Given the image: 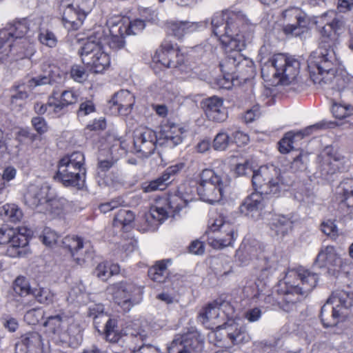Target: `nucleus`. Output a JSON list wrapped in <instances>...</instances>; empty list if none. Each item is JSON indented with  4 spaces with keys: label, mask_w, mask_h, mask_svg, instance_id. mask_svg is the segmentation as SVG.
Masks as SVG:
<instances>
[{
    "label": "nucleus",
    "mask_w": 353,
    "mask_h": 353,
    "mask_svg": "<svg viewBox=\"0 0 353 353\" xmlns=\"http://www.w3.org/2000/svg\"><path fill=\"white\" fill-rule=\"evenodd\" d=\"M43 317V312L40 309L33 308L26 312L24 320L29 325H36Z\"/></svg>",
    "instance_id": "nucleus-57"
},
{
    "label": "nucleus",
    "mask_w": 353,
    "mask_h": 353,
    "mask_svg": "<svg viewBox=\"0 0 353 353\" xmlns=\"http://www.w3.org/2000/svg\"><path fill=\"white\" fill-rule=\"evenodd\" d=\"M13 290L17 294L21 296H26L31 294L32 288L30 287L25 277L18 276L13 283Z\"/></svg>",
    "instance_id": "nucleus-52"
},
{
    "label": "nucleus",
    "mask_w": 353,
    "mask_h": 353,
    "mask_svg": "<svg viewBox=\"0 0 353 353\" xmlns=\"http://www.w3.org/2000/svg\"><path fill=\"white\" fill-rule=\"evenodd\" d=\"M68 203V201L63 197L53 198L50 196L43 213L48 212L54 216H59L63 212Z\"/></svg>",
    "instance_id": "nucleus-37"
},
{
    "label": "nucleus",
    "mask_w": 353,
    "mask_h": 353,
    "mask_svg": "<svg viewBox=\"0 0 353 353\" xmlns=\"http://www.w3.org/2000/svg\"><path fill=\"white\" fill-rule=\"evenodd\" d=\"M292 221L290 218L284 215L274 216L270 222V229L278 239H282L292 229Z\"/></svg>",
    "instance_id": "nucleus-31"
},
{
    "label": "nucleus",
    "mask_w": 353,
    "mask_h": 353,
    "mask_svg": "<svg viewBox=\"0 0 353 353\" xmlns=\"http://www.w3.org/2000/svg\"><path fill=\"white\" fill-rule=\"evenodd\" d=\"M0 216H4L10 221L16 223L23 216L22 211L14 203H7L0 208Z\"/></svg>",
    "instance_id": "nucleus-41"
},
{
    "label": "nucleus",
    "mask_w": 353,
    "mask_h": 353,
    "mask_svg": "<svg viewBox=\"0 0 353 353\" xmlns=\"http://www.w3.org/2000/svg\"><path fill=\"white\" fill-rule=\"evenodd\" d=\"M109 103L113 112L128 114L134 104V96L128 90H122L114 94Z\"/></svg>",
    "instance_id": "nucleus-24"
},
{
    "label": "nucleus",
    "mask_w": 353,
    "mask_h": 353,
    "mask_svg": "<svg viewBox=\"0 0 353 353\" xmlns=\"http://www.w3.org/2000/svg\"><path fill=\"white\" fill-rule=\"evenodd\" d=\"M217 329H224L227 336L234 345L245 343L249 339L245 328L239 326L233 319H229L221 325H218Z\"/></svg>",
    "instance_id": "nucleus-28"
},
{
    "label": "nucleus",
    "mask_w": 353,
    "mask_h": 353,
    "mask_svg": "<svg viewBox=\"0 0 353 353\" xmlns=\"http://www.w3.org/2000/svg\"><path fill=\"white\" fill-rule=\"evenodd\" d=\"M210 230L213 236L209 243L216 249L232 245L237 236L236 226L221 218L214 221Z\"/></svg>",
    "instance_id": "nucleus-12"
},
{
    "label": "nucleus",
    "mask_w": 353,
    "mask_h": 353,
    "mask_svg": "<svg viewBox=\"0 0 353 353\" xmlns=\"http://www.w3.org/2000/svg\"><path fill=\"white\" fill-rule=\"evenodd\" d=\"M31 294L38 303L43 305H50L54 300V294L48 288L38 285L32 288Z\"/></svg>",
    "instance_id": "nucleus-42"
},
{
    "label": "nucleus",
    "mask_w": 353,
    "mask_h": 353,
    "mask_svg": "<svg viewBox=\"0 0 353 353\" xmlns=\"http://www.w3.org/2000/svg\"><path fill=\"white\" fill-rule=\"evenodd\" d=\"M31 124L39 135H43L48 131L49 126L43 117H33L31 119Z\"/></svg>",
    "instance_id": "nucleus-55"
},
{
    "label": "nucleus",
    "mask_w": 353,
    "mask_h": 353,
    "mask_svg": "<svg viewBox=\"0 0 353 353\" xmlns=\"http://www.w3.org/2000/svg\"><path fill=\"white\" fill-rule=\"evenodd\" d=\"M153 60L167 68H176L184 63V57L172 43L165 41L156 51Z\"/></svg>",
    "instance_id": "nucleus-18"
},
{
    "label": "nucleus",
    "mask_w": 353,
    "mask_h": 353,
    "mask_svg": "<svg viewBox=\"0 0 353 353\" xmlns=\"http://www.w3.org/2000/svg\"><path fill=\"white\" fill-rule=\"evenodd\" d=\"M212 33L219 38L220 41L224 46L228 45V39L225 37L228 25H234V23H210Z\"/></svg>",
    "instance_id": "nucleus-54"
},
{
    "label": "nucleus",
    "mask_w": 353,
    "mask_h": 353,
    "mask_svg": "<svg viewBox=\"0 0 353 353\" xmlns=\"http://www.w3.org/2000/svg\"><path fill=\"white\" fill-rule=\"evenodd\" d=\"M300 70V62L292 57L283 54H274L272 58L261 68V76L263 79H279L283 84H290L297 77Z\"/></svg>",
    "instance_id": "nucleus-6"
},
{
    "label": "nucleus",
    "mask_w": 353,
    "mask_h": 353,
    "mask_svg": "<svg viewBox=\"0 0 353 353\" xmlns=\"http://www.w3.org/2000/svg\"><path fill=\"white\" fill-rule=\"evenodd\" d=\"M247 17L241 11L225 10L214 14L211 22L246 21Z\"/></svg>",
    "instance_id": "nucleus-34"
},
{
    "label": "nucleus",
    "mask_w": 353,
    "mask_h": 353,
    "mask_svg": "<svg viewBox=\"0 0 353 353\" xmlns=\"http://www.w3.org/2000/svg\"><path fill=\"white\" fill-rule=\"evenodd\" d=\"M126 332L128 340L133 343L130 347L132 353H158L154 346L145 343L148 339V334L145 330L132 331L130 327H127Z\"/></svg>",
    "instance_id": "nucleus-23"
},
{
    "label": "nucleus",
    "mask_w": 353,
    "mask_h": 353,
    "mask_svg": "<svg viewBox=\"0 0 353 353\" xmlns=\"http://www.w3.org/2000/svg\"><path fill=\"white\" fill-rule=\"evenodd\" d=\"M108 290L112 294L114 302L125 312H129L142 300V288L132 283H115L109 286Z\"/></svg>",
    "instance_id": "nucleus-9"
},
{
    "label": "nucleus",
    "mask_w": 353,
    "mask_h": 353,
    "mask_svg": "<svg viewBox=\"0 0 353 353\" xmlns=\"http://www.w3.org/2000/svg\"><path fill=\"white\" fill-rule=\"evenodd\" d=\"M141 13L143 19H130L129 17L123 16L116 22H154L157 19V14L155 10L151 8H143L141 10Z\"/></svg>",
    "instance_id": "nucleus-50"
},
{
    "label": "nucleus",
    "mask_w": 353,
    "mask_h": 353,
    "mask_svg": "<svg viewBox=\"0 0 353 353\" xmlns=\"http://www.w3.org/2000/svg\"><path fill=\"white\" fill-rule=\"evenodd\" d=\"M88 315L93 318L95 328L99 332H101V325L102 324L104 326L110 319L108 314L103 312V305H94L93 307H90L89 308Z\"/></svg>",
    "instance_id": "nucleus-39"
},
{
    "label": "nucleus",
    "mask_w": 353,
    "mask_h": 353,
    "mask_svg": "<svg viewBox=\"0 0 353 353\" xmlns=\"http://www.w3.org/2000/svg\"><path fill=\"white\" fill-rule=\"evenodd\" d=\"M229 184L230 179L227 175H219L212 170L205 169L200 174L196 191L203 201L214 203L222 199L224 189Z\"/></svg>",
    "instance_id": "nucleus-7"
},
{
    "label": "nucleus",
    "mask_w": 353,
    "mask_h": 353,
    "mask_svg": "<svg viewBox=\"0 0 353 353\" xmlns=\"http://www.w3.org/2000/svg\"><path fill=\"white\" fill-rule=\"evenodd\" d=\"M203 340L196 330L176 335L168 346V353H197L203 347Z\"/></svg>",
    "instance_id": "nucleus-13"
},
{
    "label": "nucleus",
    "mask_w": 353,
    "mask_h": 353,
    "mask_svg": "<svg viewBox=\"0 0 353 353\" xmlns=\"http://www.w3.org/2000/svg\"><path fill=\"white\" fill-rule=\"evenodd\" d=\"M1 35H3V37H0V59H3L8 55V52L10 51L8 48L10 47V45L7 43V41L6 39H8V37H10L15 38L22 37L23 32L17 33L13 32L11 30H3L1 32Z\"/></svg>",
    "instance_id": "nucleus-47"
},
{
    "label": "nucleus",
    "mask_w": 353,
    "mask_h": 353,
    "mask_svg": "<svg viewBox=\"0 0 353 353\" xmlns=\"http://www.w3.org/2000/svg\"><path fill=\"white\" fill-rule=\"evenodd\" d=\"M318 29L320 34L319 46L308 59V69L321 68L323 65L327 70H331L336 62L334 50L339 35L342 32L341 23H321Z\"/></svg>",
    "instance_id": "nucleus-1"
},
{
    "label": "nucleus",
    "mask_w": 353,
    "mask_h": 353,
    "mask_svg": "<svg viewBox=\"0 0 353 353\" xmlns=\"http://www.w3.org/2000/svg\"><path fill=\"white\" fill-rule=\"evenodd\" d=\"M73 321L72 317L61 312L48 316L43 323V326L48 327L53 334L59 335L63 332V325H70Z\"/></svg>",
    "instance_id": "nucleus-33"
},
{
    "label": "nucleus",
    "mask_w": 353,
    "mask_h": 353,
    "mask_svg": "<svg viewBox=\"0 0 353 353\" xmlns=\"http://www.w3.org/2000/svg\"><path fill=\"white\" fill-rule=\"evenodd\" d=\"M321 231L330 238L335 239L338 236V229L334 222L330 219L323 221L321 225Z\"/></svg>",
    "instance_id": "nucleus-58"
},
{
    "label": "nucleus",
    "mask_w": 353,
    "mask_h": 353,
    "mask_svg": "<svg viewBox=\"0 0 353 353\" xmlns=\"http://www.w3.org/2000/svg\"><path fill=\"white\" fill-rule=\"evenodd\" d=\"M339 208L343 214H350L353 211V178L344 179L337 187Z\"/></svg>",
    "instance_id": "nucleus-22"
},
{
    "label": "nucleus",
    "mask_w": 353,
    "mask_h": 353,
    "mask_svg": "<svg viewBox=\"0 0 353 353\" xmlns=\"http://www.w3.org/2000/svg\"><path fill=\"white\" fill-rule=\"evenodd\" d=\"M265 207L263 194L255 191L248 196L241 203L239 211L247 216L253 218L254 214L259 213Z\"/></svg>",
    "instance_id": "nucleus-27"
},
{
    "label": "nucleus",
    "mask_w": 353,
    "mask_h": 353,
    "mask_svg": "<svg viewBox=\"0 0 353 353\" xmlns=\"http://www.w3.org/2000/svg\"><path fill=\"white\" fill-rule=\"evenodd\" d=\"M259 246L255 240L245 239L236 252V258L242 265H247L256 258Z\"/></svg>",
    "instance_id": "nucleus-29"
},
{
    "label": "nucleus",
    "mask_w": 353,
    "mask_h": 353,
    "mask_svg": "<svg viewBox=\"0 0 353 353\" xmlns=\"http://www.w3.org/2000/svg\"><path fill=\"white\" fill-rule=\"evenodd\" d=\"M353 314V292L337 290L332 292L327 303L322 306L320 318L326 327L335 325L336 319Z\"/></svg>",
    "instance_id": "nucleus-5"
},
{
    "label": "nucleus",
    "mask_w": 353,
    "mask_h": 353,
    "mask_svg": "<svg viewBox=\"0 0 353 353\" xmlns=\"http://www.w3.org/2000/svg\"><path fill=\"white\" fill-rule=\"evenodd\" d=\"M63 248L68 250L71 256L79 265L94 257V252L86 245L85 247L83 239L74 235H68L62 240Z\"/></svg>",
    "instance_id": "nucleus-17"
},
{
    "label": "nucleus",
    "mask_w": 353,
    "mask_h": 353,
    "mask_svg": "<svg viewBox=\"0 0 353 353\" xmlns=\"http://www.w3.org/2000/svg\"><path fill=\"white\" fill-rule=\"evenodd\" d=\"M167 33L178 39H181L185 34L193 31L195 28L190 23H168Z\"/></svg>",
    "instance_id": "nucleus-43"
},
{
    "label": "nucleus",
    "mask_w": 353,
    "mask_h": 353,
    "mask_svg": "<svg viewBox=\"0 0 353 353\" xmlns=\"http://www.w3.org/2000/svg\"><path fill=\"white\" fill-rule=\"evenodd\" d=\"M235 23L234 25H228L226 28L225 37H227L228 39V45L227 47H230L231 49H235L237 48L236 41L239 40L238 30L235 28Z\"/></svg>",
    "instance_id": "nucleus-56"
},
{
    "label": "nucleus",
    "mask_w": 353,
    "mask_h": 353,
    "mask_svg": "<svg viewBox=\"0 0 353 353\" xmlns=\"http://www.w3.org/2000/svg\"><path fill=\"white\" fill-rule=\"evenodd\" d=\"M70 77L75 81L83 82L86 80L88 74L84 68V66L80 65H74L71 68Z\"/></svg>",
    "instance_id": "nucleus-61"
},
{
    "label": "nucleus",
    "mask_w": 353,
    "mask_h": 353,
    "mask_svg": "<svg viewBox=\"0 0 353 353\" xmlns=\"http://www.w3.org/2000/svg\"><path fill=\"white\" fill-rule=\"evenodd\" d=\"M183 132L181 128L173 125L168 130H164L159 138L161 141L159 142L160 145H166L169 147H174L182 142L183 138L181 137Z\"/></svg>",
    "instance_id": "nucleus-35"
},
{
    "label": "nucleus",
    "mask_w": 353,
    "mask_h": 353,
    "mask_svg": "<svg viewBox=\"0 0 353 353\" xmlns=\"http://www.w3.org/2000/svg\"><path fill=\"white\" fill-rule=\"evenodd\" d=\"M298 294L299 293H296L294 291V288L292 289V291H287L281 299V301L279 302V304L281 305V307L284 310L288 311L291 309V307L299 301Z\"/></svg>",
    "instance_id": "nucleus-53"
},
{
    "label": "nucleus",
    "mask_w": 353,
    "mask_h": 353,
    "mask_svg": "<svg viewBox=\"0 0 353 353\" xmlns=\"http://www.w3.org/2000/svg\"><path fill=\"white\" fill-rule=\"evenodd\" d=\"M227 309L232 310L229 302L218 299L214 301L209 303L204 308H203L199 314V321L208 328L212 329V326L219 325V318L221 312L225 313Z\"/></svg>",
    "instance_id": "nucleus-15"
},
{
    "label": "nucleus",
    "mask_w": 353,
    "mask_h": 353,
    "mask_svg": "<svg viewBox=\"0 0 353 353\" xmlns=\"http://www.w3.org/2000/svg\"><path fill=\"white\" fill-rule=\"evenodd\" d=\"M319 158L321 159L319 170L324 177L337 172H344L347 170L350 165L349 160L341 151L332 145L325 147Z\"/></svg>",
    "instance_id": "nucleus-11"
},
{
    "label": "nucleus",
    "mask_w": 353,
    "mask_h": 353,
    "mask_svg": "<svg viewBox=\"0 0 353 353\" xmlns=\"http://www.w3.org/2000/svg\"><path fill=\"white\" fill-rule=\"evenodd\" d=\"M96 108L94 103L90 100L82 102L77 110V117L79 118L85 117L92 112H95Z\"/></svg>",
    "instance_id": "nucleus-64"
},
{
    "label": "nucleus",
    "mask_w": 353,
    "mask_h": 353,
    "mask_svg": "<svg viewBox=\"0 0 353 353\" xmlns=\"http://www.w3.org/2000/svg\"><path fill=\"white\" fill-rule=\"evenodd\" d=\"M264 264L261 268V276L268 277L278 268V264L274 259H264Z\"/></svg>",
    "instance_id": "nucleus-63"
},
{
    "label": "nucleus",
    "mask_w": 353,
    "mask_h": 353,
    "mask_svg": "<svg viewBox=\"0 0 353 353\" xmlns=\"http://www.w3.org/2000/svg\"><path fill=\"white\" fill-rule=\"evenodd\" d=\"M103 332L105 335L106 340L117 343L119 341L121 336L117 330V321L116 319H110L103 327Z\"/></svg>",
    "instance_id": "nucleus-46"
},
{
    "label": "nucleus",
    "mask_w": 353,
    "mask_h": 353,
    "mask_svg": "<svg viewBox=\"0 0 353 353\" xmlns=\"http://www.w3.org/2000/svg\"><path fill=\"white\" fill-rule=\"evenodd\" d=\"M168 212L163 207H152L150 211L149 216L159 222V224L166 219L168 216Z\"/></svg>",
    "instance_id": "nucleus-60"
},
{
    "label": "nucleus",
    "mask_w": 353,
    "mask_h": 353,
    "mask_svg": "<svg viewBox=\"0 0 353 353\" xmlns=\"http://www.w3.org/2000/svg\"><path fill=\"white\" fill-rule=\"evenodd\" d=\"M96 0H62L64 8L63 22L83 21L95 4Z\"/></svg>",
    "instance_id": "nucleus-14"
},
{
    "label": "nucleus",
    "mask_w": 353,
    "mask_h": 353,
    "mask_svg": "<svg viewBox=\"0 0 353 353\" xmlns=\"http://www.w3.org/2000/svg\"><path fill=\"white\" fill-rule=\"evenodd\" d=\"M50 188L47 185L41 186L33 185L30 187L24 196L25 203L30 208L43 212L49 201Z\"/></svg>",
    "instance_id": "nucleus-19"
},
{
    "label": "nucleus",
    "mask_w": 353,
    "mask_h": 353,
    "mask_svg": "<svg viewBox=\"0 0 353 353\" xmlns=\"http://www.w3.org/2000/svg\"><path fill=\"white\" fill-rule=\"evenodd\" d=\"M221 70L226 81L234 78L245 81L253 76L254 63L250 59L243 58L239 53L229 56L223 63H220Z\"/></svg>",
    "instance_id": "nucleus-10"
},
{
    "label": "nucleus",
    "mask_w": 353,
    "mask_h": 353,
    "mask_svg": "<svg viewBox=\"0 0 353 353\" xmlns=\"http://www.w3.org/2000/svg\"><path fill=\"white\" fill-rule=\"evenodd\" d=\"M231 143L230 135L227 132L221 131L214 137L212 143V147L215 150H225Z\"/></svg>",
    "instance_id": "nucleus-51"
},
{
    "label": "nucleus",
    "mask_w": 353,
    "mask_h": 353,
    "mask_svg": "<svg viewBox=\"0 0 353 353\" xmlns=\"http://www.w3.org/2000/svg\"><path fill=\"white\" fill-rule=\"evenodd\" d=\"M134 220V213L126 209H121L114 216L113 225L115 227H127Z\"/></svg>",
    "instance_id": "nucleus-45"
},
{
    "label": "nucleus",
    "mask_w": 353,
    "mask_h": 353,
    "mask_svg": "<svg viewBox=\"0 0 353 353\" xmlns=\"http://www.w3.org/2000/svg\"><path fill=\"white\" fill-rule=\"evenodd\" d=\"M292 273L300 281V283L294 287V291L296 293L307 296L316 286L319 281L317 274L304 269H299Z\"/></svg>",
    "instance_id": "nucleus-25"
},
{
    "label": "nucleus",
    "mask_w": 353,
    "mask_h": 353,
    "mask_svg": "<svg viewBox=\"0 0 353 353\" xmlns=\"http://www.w3.org/2000/svg\"><path fill=\"white\" fill-rule=\"evenodd\" d=\"M145 27V23H123L119 28L121 35H112L108 39V43L110 48L119 50L124 47L125 41L123 35H135L138 32L142 31Z\"/></svg>",
    "instance_id": "nucleus-26"
},
{
    "label": "nucleus",
    "mask_w": 353,
    "mask_h": 353,
    "mask_svg": "<svg viewBox=\"0 0 353 353\" xmlns=\"http://www.w3.org/2000/svg\"><path fill=\"white\" fill-rule=\"evenodd\" d=\"M338 65V59L332 67L331 70H327L323 65L321 68H312L309 70L310 77L314 84H318L324 89H332L341 91L345 89L353 88V77L347 74H336V67Z\"/></svg>",
    "instance_id": "nucleus-8"
},
{
    "label": "nucleus",
    "mask_w": 353,
    "mask_h": 353,
    "mask_svg": "<svg viewBox=\"0 0 353 353\" xmlns=\"http://www.w3.org/2000/svg\"><path fill=\"white\" fill-rule=\"evenodd\" d=\"M107 34L105 26L94 25L92 32L79 50L83 63L90 66L94 73L103 72L110 63L108 54L103 49Z\"/></svg>",
    "instance_id": "nucleus-2"
},
{
    "label": "nucleus",
    "mask_w": 353,
    "mask_h": 353,
    "mask_svg": "<svg viewBox=\"0 0 353 353\" xmlns=\"http://www.w3.org/2000/svg\"><path fill=\"white\" fill-rule=\"evenodd\" d=\"M170 183L167 181L163 173L157 178L142 184V190L144 192H152L157 190H165Z\"/></svg>",
    "instance_id": "nucleus-44"
},
{
    "label": "nucleus",
    "mask_w": 353,
    "mask_h": 353,
    "mask_svg": "<svg viewBox=\"0 0 353 353\" xmlns=\"http://www.w3.org/2000/svg\"><path fill=\"white\" fill-rule=\"evenodd\" d=\"M85 157L81 152H74L61 159L58 170L54 175L55 180L65 187L81 188L85 181L86 169L84 166Z\"/></svg>",
    "instance_id": "nucleus-4"
},
{
    "label": "nucleus",
    "mask_w": 353,
    "mask_h": 353,
    "mask_svg": "<svg viewBox=\"0 0 353 353\" xmlns=\"http://www.w3.org/2000/svg\"><path fill=\"white\" fill-rule=\"evenodd\" d=\"M28 84L21 83L17 85L13 86V89L15 90L16 93L13 94L11 97V102L14 103L18 100H25L26 99L29 94L26 91V87Z\"/></svg>",
    "instance_id": "nucleus-62"
},
{
    "label": "nucleus",
    "mask_w": 353,
    "mask_h": 353,
    "mask_svg": "<svg viewBox=\"0 0 353 353\" xmlns=\"http://www.w3.org/2000/svg\"><path fill=\"white\" fill-rule=\"evenodd\" d=\"M21 343L30 352H35L43 349L41 335L37 332H30L21 336Z\"/></svg>",
    "instance_id": "nucleus-36"
},
{
    "label": "nucleus",
    "mask_w": 353,
    "mask_h": 353,
    "mask_svg": "<svg viewBox=\"0 0 353 353\" xmlns=\"http://www.w3.org/2000/svg\"><path fill=\"white\" fill-rule=\"evenodd\" d=\"M341 265V259L333 246H327L318 254L314 266L327 268L329 270Z\"/></svg>",
    "instance_id": "nucleus-30"
},
{
    "label": "nucleus",
    "mask_w": 353,
    "mask_h": 353,
    "mask_svg": "<svg viewBox=\"0 0 353 353\" xmlns=\"http://www.w3.org/2000/svg\"><path fill=\"white\" fill-rule=\"evenodd\" d=\"M201 107L210 121L220 123L227 119V112L221 97L212 96L204 99L201 102Z\"/></svg>",
    "instance_id": "nucleus-20"
},
{
    "label": "nucleus",
    "mask_w": 353,
    "mask_h": 353,
    "mask_svg": "<svg viewBox=\"0 0 353 353\" xmlns=\"http://www.w3.org/2000/svg\"><path fill=\"white\" fill-rule=\"evenodd\" d=\"M309 162V154L303 151L293 157L290 169L294 172H302L306 170Z\"/></svg>",
    "instance_id": "nucleus-48"
},
{
    "label": "nucleus",
    "mask_w": 353,
    "mask_h": 353,
    "mask_svg": "<svg viewBox=\"0 0 353 353\" xmlns=\"http://www.w3.org/2000/svg\"><path fill=\"white\" fill-rule=\"evenodd\" d=\"M290 137H292L290 134H285L279 142V150L280 152L285 154L291 150H296V146Z\"/></svg>",
    "instance_id": "nucleus-59"
},
{
    "label": "nucleus",
    "mask_w": 353,
    "mask_h": 353,
    "mask_svg": "<svg viewBox=\"0 0 353 353\" xmlns=\"http://www.w3.org/2000/svg\"><path fill=\"white\" fill-rule=\"evenodd\" d=\"M193 199V190L191 186L188 183L181 184L176 192L169 196L167 200V205L170 210V212L174 214L179 212Z\"/></svg>",
    "instance_id": "nucleus-21"
},
{
    "label": "nucleus",
    "mask_w": 353,
    "mask_h": 353,
    "mask_svg": "<svg viewBox=\"0 0 353 353\" xmlns=\"http://www.w3.org/2000/svg\"><path fill=\"white\" fill-rule=\"evenodd\" d=\"M252 185L255 191L264 196H278L286 191L292 181L281 174V170L274 165L261 166L253 172Z\"/></svg>",
    "instance_id": "nucleus-3"
},
{
    "label": "nucleus",
    "mask_w": 353,
    "mask_h": 353,
    "mask_svg": "<svg viewBox=\"0 0 353 353\" xmlns=\"http://www.w3.org/2000/svg\"><path fill=\"white\" fill-rule=\"evenodd\" d=\"M28 245V239L25 234L16 231L8 245L7 254L10 257H19L25 254L24 248Z\"/></svg>",
    "instance_id": "nucleus-32"
},
{
    "label": "nucleus",
    "mask_w": 353,
    "mask_h": 353,
    "mask_svg": "<svg viewBox=\"0 0 353 353\" xmlns=\"http://www.w3.org/2000/svg\"><path fill=\"white\" fill-rule=\"evenodd\" d=\"M284 33L288 36L301 37L307 33L310 28L306 23H288L283 28Z\"/></svg>",
    "instance_id": "nucleus-49"
},
{
    "label": "nucleus",
    "mask_w": 353,
    "mask_h": 353,
    "mask_svg": "<svg viewBox=\"0 0 353 353\" xmlns=\"http://www.w3.org/2000/svg\"><path fill=\"white\" fill-rule=\"evenodd\" d=\"M148 276L154 281L163 283L165 281L168 272L164 261H158L148 270Z\"/></svg>",
    "instance_id": "nucleus-40"
},
{
    "label": "nucleus",
    "mask_w": 353,
    "mask_h": 353,
    "mask_svg": "<svg viewBox=\"0 0 353 353\" xmlns=\"http://www.w3.org/2000/svg\"><path fill=\"white\" fill-rule=\"evenodd\" d=\"M282 20L296 22H304L308 21L309 22H316L313 21V19L309 18L306 13H305L301 9L296 7L290 8L286 9L282 12Z\"/></svg>",
    "instance_id": "nucleus-38"
},
{
    "label": "nucleus",
    "mask_w": 353,
    "mask_h": 353,
    "mask_svg": "<svg viewBox=\"0 0 353 353\" xmlns=\"http://www.w3.org/2000/svg\"><path fill=\"white\" fill-rule=\"evenodd\" d=\"M161 141L156 132L147 128H140L134 131V146L137 152H141L144 156L154 153L157 144Z\"/></svg>",
    "instance_id": "nucleus-16"
}]
</instances>
